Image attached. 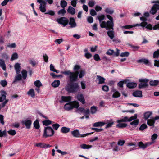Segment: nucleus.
Here are the masks:
<instances>
[{"mask_svg":"<svg viewBox=\"0 0 159 159\" xmlns=\"http://www.w3.org/2000/svg\"><path fill=\"white\" fill-rule=\"evenodd\" d=\"M81 66L79 65H75L73 68L75 72H71L70 70H67L63 72V73L64 75L69 76V81L71 82L76 81L78 80L79 76L80 78H82L85 75V71L84 70L80 69Z\"/></svg>","mask_w":159,"mask_h":159,"instance_id":"nucleus-1","label":"nucleus"},{"mask_svg":"<svg viewBox=\"0 0 159 159\" xmlns=\"http://www.w3.org/2000/svg\"><path fill=\"white\" fill-rule=\"evenodd\" d=\"M106 17L109 20L107 21H102L101 24V27L102 28H105L106 29H113L114 26V23L113 18L109 15H106Z\"/></svg>","mask_w":159,"mask_h":159,"instance_id":"nucleus-2","label":"nucleus"},{"mask_svg":"<svg viewBox=\"0 0 159 159\" xmlns=\"http://www.w3.org/2000/svg\"><path fill=\"white\" fill-rule=\"evenodd\" d=\"M70 82L68 84L66 88V89L69 93H75L78 91L80 87L77 83Z\"/></svg>","mask_w":159,"mask_h":159,"instance_id":"nucleus-3","label":"nucleus"},{"mask_svg":"<svg viewBox=\"0 0 159 159\" xmlns=\"http://www.w3.org/2000/svg\"><path fill=\"white\" fill-rule=\"evenodd\" d=\"M54 133V131L53 129L50 127H45L43 135V137L47 138L52 136Z\"/></svg>","mask_w":159,"mask_h":159,"instance_id":"nucleus-4","label":"nucleus"},{"mask_svg":"<svg viewBox=\"0 0 159 159\" xmlns=\"http://www.w3.org/2000/svg\"><path fill=\"white\" fill-rule=\"evenodd\" d=\"M137 114H135L134 116L131 117L129 118L127 116H125L120 120H118L117 121V123H120L121 122H130L134 119H137Z\"/></svg>","mask_w":159,"mask_h":159,"instance_id":"nucleus-5","label":"nucleus"},{"mask_svg":"<svg viewBox=\"0 0 159 159\" xmlns=\"http://www.w3.org/2000/svg\"><path fill=\"white\" fill-rule=\"evenodd\" d=\"M149 80L147 79H141L139 80V82H141L138 85L139 88L140 89L146 88L148 86L147 83Z\"/></svg>","mask_w":159,"mask_h":159,"instance_id":"nucleus-6","label":"nucleus"},{"mask_svg":"<svg viewBox=\"0 0 159 159\" xmlns=\"http://www.w3.org/2000/svg\"><path fill=\"white\" fill-rule=\"evenodd\" d=\"M93 132L87 133L84 134H80L79 130L76 129L71 132V134L75 137H84L86 136L92 134Z\"/></svg>","mask_w":159,"mask_h":159,"instance_id":"nucleus-7","label":"nucleus"},{"mask_svg":"<svg viewBox=\"0 0 159 159\" xmlns=\"http://www.w3.org/2000/svg\"><path fill=\"white\" fill-rule=\"evenodd\" d=\"M57 22L59 24L62 25L64 26L67 25L69 22L68 19L65 17H62L57 20Z\"/></svg>","mask_w":159,"mask_h":159,"instance_id":"nucleus-8","label":"nucleus"},{"mask_svg":"<svg viewBox=\"0 0 159 159\" xmlns=\"http://www.w3.org/2000/svg\"><path fill=\"white\" fill-rule=\"evenodd\" d=\"M37 2L40 3L39 7L40 11L42 12H45L46 11V3L43 0H37Z\"/></svg>","mask_w":159,"mask_h":159,"instance_id":"nucleus-9","label":"nucleus"},{"mask_svg":"<svg viewBox=\"0 0 159 159\" xmlns=\"http://www.w3.org/2000/svg\"><path fill=\"white\" fill-rule=\"evenodd\" d=\"M158 10H159V5L155 4L151 7L150 11V13L152 15H154Z\"/></svg>","mask_w":159,"mask_h":159,"instance_id":"nucleus-10","label":"nucleus"},{"mask_svg":"<svg viewBox=\"0 0 159 159\" xmlns=\"http://www.w3.org/2000/svg\"><path fill=\"white\" fill-rule=\"evenodd\" d=\"M153 143H154V142H148L144 144L142 142H140L138 143V146L140 148L144 149L147 147L150 146Z\"/></svg>","mask_w":159,"mask_h":159,"instance_id":"nucleus-11","label":"nucleus"},{"mask_svg":"<svg viewBox=\"0 0 159 159\" xmlns=\"http://www.w3.org/2000/svg\"><path fill=\"white\" fill-rule=\"evenodd\" d=\"M107 30H109L107 32V34L111 39H112L115 37V33L114 31V28L113 29H106Z\"/></svg>","mask_w":159,"mask_h":159,"instance_id":"nucleus-12","label":"nucleus"},{"mask_svg":"<svg viewBox=\"0 0 159 159\" xmlns=\"http://www.w3.org/2000/svg\"><path fill=\"white\" fill-rule=\"evenodd\" d=\"M69 24L70 25L71 28H75L77 26V24L75 22V19L73 17H70L69 19Z\"/></svg>","mask_w":159,"mask_h":159,"instance_id":"nucleus-13","label":"nucleus"},{"mask_svg":"<svg viewBox=\"0 0 159 159\" xmlns=\"http://www.w3.org/2000/svg\"><path fill=\"white\" fill-rule=\"evenodd\" d=\"M146 28L147 29H149L150 30H152L153 29L154 30H159V24L155 25L153 27H152V26L151 25L149 24L145 26Z\"/></svg>","mask_w":159,"mask_h":159,"instance_id":"nucleus-14","label":"nucleus"},{"mask_svg":"<svg viewBox=\"0 0 159 159\" xmlns=\"http://www.w3.org/2000/svg\"><path fill=\"white\" fill-rule=\"evenodd\" d=\"M71 97L70 96H62L61 98V100L60 101L61 103L63 102H69L71 100Z\"/></svg>","mask_w":159,"mask_h":159,"instance_id":"nucleus-15","label":"nucleus"},{"mask_svg":"<svg viewBox=\"0 0 159 159\" xmlns=\"http://www.w3.org/2000/svg\"><path fill=\"white\" fill-rule=\"evenodd\" d=\"M105 79L101 76L98 75L96 82L99 84H102L105 83Z\"/></svg>","mask_w":159,"mask_h":159,"instance_id":"nucleus-16","label":"nucleus"},{"mask_svg":"<svg viewBox=\"0 0 159 159\" xmlns=\"http://www.w3.org/2000/svg\"><path fill=\"white\" fill-rule=\"evenodd\" d=\"M22 123L25 124L27 129H29L30 128L31 124V121L30 120H26L22 121Z\"/></svg>","mask_w":159,"mask_h":159,"instance_id":"nucleus-17","label":"nucleus"},{"mask_svg":"<svg viewBox=\"0 0 159 159\" xmlns=\"http://www.w3.org/2000/svg\"><path fill=\"white\" fill-rule=\"evenodd\" d=\"M14 68L16 74L19 73L21 68L20 64L18 63H16L14 65Z\"/></svg>","mask_w":159,"mask_h":159,"instance_id":"nucleus-18","label":"nucleus"},{"mask_svg":"<svg viewBox=\"0 0 159 159\" xmlns=\"http://www.w3.org/2000/svg\"><path fill=\"white\" fill-rule=\"evenodd\" d=\"M77 99L81 102L82 104H84L85 103V99L84 97L82 94H78L77 96Z\"/></svg>","mask_w":159,"mask_h":159,"instance_id":"nucleus-19","label":"nucleus"},{"mask_svg":"<svg viewBox=\"0 0 159 159\" xmlns=\"http://www.w3.org/2000/svg\"><path fill=\"white\" fill-rule=\"evenodd\" d=\"M64 108L66 110L69 111L72 109L73 108V107L72 106V104L71 102L67 103L64 106Z\"/></svg>","mask_w":159,"mask_h":159,"instance_id":"nucleus-20","label":"nucleus"},{"mask_svg":"<svg viewBox=\"0 0 159 159\" xmlns=\"http://www.w3.org/2000/svg\"><path fill=\"white\" fill-rule=\"evenodd\" d=\"M105 123H106V124H107L105 126V128L107 129L111 127L114 124V122L113 120L110 119L109 120H107L106 122Z\"/></svg>","mask_w":159,"mask_h":159,"instance_id":"nucleus-21","label":"nucleus"},{"mask_svg":"<svg viewBox=\"0 0 159 159\" xmlns=\"http://www.w3.org/2000/svg\"><path fill=\"white\" fill-rule=\"evenodd\" d=\"M133 96L136 97H142V92L141 91L138 90L133 93Z\"/></svg>","mask_w":159,"mask_h":159,"instance_id":"nucleus-22","label":"nucleus"},{"mask_svg":"<svg viewBox=\"0 0 159 159\" xmlns=\"http://www.w3.org/2000/svg\"><path fill=\"white\" fill-rule=\"evenodd\" d=\"M1 96L0 97V102H2L4 100L6 99V93L3 90L1 91Z\"/></svg>","mask_w":159,"mask_h":159,"instance_id":"nucleus-23","label":"nucleus"},{"mask_svg":"<svg viewBox=\"0 0 159 159\" xmlns=\"http://www.w3.org/2000/svg\"><path fill=\"white\" fill-rule=\"evenodd\" d=\"M67 11L70 14L74 15L75 14V11L74 8L71 6H69L67 10Z\"/></svg>","mask_w":159,"mask_h":159,"instance_id":"nucleus-24","label":"nucleus"},{"mask_svg":"<svg viewBox=\"0 0 159 159\" xmlns=\"http://www.w3.org/2000/svg\"><path fill=\"white\" fill-rule=\"evenodd\" d=\"M105 124H106V123L103 122H98L94 123L93 126L96 127H102Z\"/></svg>","mask_w":159,"mask_h":159,"instance_id":"nucleus-25","label":"nucleus"},{"mask_svg":"<svg viewBox=\"0 0 159 159\" xmlns=\"http://www.w3.org/2000/svg\"><path fill=\"white\" fill-rule=\"evenodd\" d=\"M159 83V80H151L149 82V84L152 86H155L157 85Z\"/></svg>","mask_w":159,"mask_h":159,"instance_id":"nucleus-26","label":"nucleus"},{"mask_svg":"<svg viewBox=\"0 0 159 159\" xmlns=\"http://www.w3.org/2000/svg\"><path fill=\"white\" fill-rule=\"evenodd\" d=\"M152 111H148L145 112L144 114V118L145 120L148 119L150 116L152 114Z\"/></svg>","mask_w":159,"mask_h":159,"instance_id":"nucleus-27","label":"nucleus"},{"mask_svg":"<svg viewBox=\"0 0 159 159\" xmlns=\"http://www.w3.org/2000/svg\"><path fill=\"white\" fill-rule=\"evenodd\" d=\"M0 66L4 70H6V66L5 62L2 59H0Z\"/></svg>","mask_w":159,"mask_h":159,"instance_id":"nucleus-28","label":"nucleus"},{"mask_svg":"<svg viewBox=\"0 0 159 159\" xmlns=\"http://www.w3.org/2000/svg\"><path fill=\"white\" fill-rule=\"evenodd\" d=\"M137 86V84L135 83L129 82L127 84V86L130 89L135 88Z\"/></svg>","mask_w":159,"mask_h":159,"instance_id":"nucleus-29","label":"nucleus"},{"mask_svg":"<svg viewBox=\"0 0 159 159\" xmlns=\"http://www.w3.org/2000/svg\"><path fill=\"white\" fill-rule=\"evenodd\" d=\"M155 120L154 119H148L147 120V124L149 126H154Z\"/></svg>","mask_w":159,"mask_h":159,"instance_id":"nucleus-30","label":"nucleus"},{"mask_svg":"<svg viewBox=\"0 0 159 159\" xmlns=\"http://www.w3.org/2000/svg\"><path fill=\"white\" fill-rule=\"evenodd\" d=\"M60 84V81L59 80L54 81L52 84V86L54 87H57Z\"/></svg>","mask_w":159,"mask_h":159,"instance_id":"nucleus-31","label":"nucleus"},{"mask_svg":"<svg viewBox=\"0 0 159 159\" xmlns=\"http://www.w3.org/2000/svg\"><path fill=\"white\" fill-rule=\"evenodd\" d=\"M70 129L69 128L66 127H62L61 130V132L63 133H66L70 131Z\"/></svg>","mask_w":159,"mask_h":159,"instance_id":"nucleus-32","label":"nucleus"},{"mask_svg":"<svg viewBox=\"0 0 159 159\" xmlns=\"http://www.w3.org/2000/svg\"><path fill=\"white\" fill-rule=\"evenodd\" d=\"M27 94L31 96L32 97H34L35 96V93L34 90L32 89H30L27 92Z\"/></svg>","mask_w":159,"mask_h":159,"instance_id":"nucleus-33","label":"nucleus"},{"mask_svg":"<svg viewBox=\"0 0 159 159\" xmlns=\"http://www.w3.org/2000/svg\"><path fill=\"white\" fill-rule=\"evenodd\" d=\"M148 24L146 22H142L140 24H137L134 25L133 26H132L133 27H135V26H141L143 27H145V26Z\"/></svg>","mask_w":159,"mask_h":159,"instance_id":"nucleus-34","label":"nucleus"},{"mask_svg":"<svg viewBox=\"0 0 159 159\" xmlns=\"http://www.w3.org/2000/svg\"><path fill=\"white\" fill-rule=\"evenodd\" d=\"M17 74V75L15 76L13 83H15L16 82L20 80L21 79L22 76L19 73Z\"/></svg>","mask_w":159,"mask_h":159,"instance_id":"nucleus-35","label":"nucleus"},{"mask_svg":"<svg viewBox=\"0 0 159 159\" xmlns=\"http://www.w3.org/2000/svg\"><path fill=\"white\" fill-rule=\"evenodd\" d=\"M80 147L82 149H89L92 147L91 145H87L86 144H82L80 145Z\"/></svg>","mask_w":159,"mask_h":159,"instance_id":"nucleus-36","label":"nucleus"},{"mask_svg":"<svg viewBox=\"0 0 159 159\" xmlns=\"http://www.w3.org/2000/svg\"><path fill=\"white\" fill-rule=\"evenodd\" d=\"M138 62L139 63H143L145 64H147L149 63V61L146 59H142L138 60Z\"/></svg>","mask_w":159,"mask_h":159,"instance_id":"nucleus-37","label":"nucleus"},{"mask_svg":"<svg viewBox=\"0 0 159 159\" xmlns=\"http://www.w3.org/2000/svg\"><path fill=\"white\" fill-rule=\"evenodd\" d=\"M18 58V55L17 53L15 52L13 53L11 55V61H13L15 59H16Z\"/></svg>","mask_w":159,"mask_h":159,"instance_id":"nucleus-38","label":"nucleus"},{"mask_svg":"<svg viewBox=\"0 0 159 159\" xmlns=\"http://www.w3.org/2000/svg\"><path fill=\"white\" fill-rule=\"evenodd\" d=\"M105 11L106 13L110 14H112L114 12V11L113 10L109 8H106L105 10Z\"/></svg>","mask_w":159,"mask_h":159,"instance_id":"nucleus-39","label":"nucleus"},{"mask_svg":"<svg viewBox=\"0 0 159 159\" xmlns=\"http://www.w3.org/2000/svg\"><path fill=\"white\" fill-rule=\"evenodd\" d=\"M134 120L131 122L130 124L131 125H133L135 127L138 125L139 123V120L138 119H134Z\"/></svg>","mask_w":159,"mask_h":159,"instance_id":"nucleus-40","label":"nucleus"},{"mask_svg":"<svg viewBox=\"0 0 159 159\" xmlns=\"http://www.w3.org/2000/svg\"><path fill=\"white\" fill-rule=\"evenodd\" d=\"M158 57H159V49L155 51L153 54V58H158Z\"/></svg>","mask_w":159,"mask_h":159,"instance_id":"nucleus-41","label":"nucleus"},{"mask_svg":"<svg viewBox=\"0 0 159 159\" xmlns=\"http://www.w3.org/2000/svg\"><path fill=\"white\" fill-rule=\"evenodd\" d=\"M22 77L24 79H25L27 77V72L25 70H23L21 71Z\"/></svg>","mask_w":159,"mask_h":159,"instance_id":"nucleus-42","label":"nucleus"},{"mask_svg":"<svg viewBox=\"0 0 159 159\" xmlns=\"http://www.w3.org/2000/svg\"><path fill=\"white\" fill-rule=\"evenodd\" d=\"M105 16L103 15H102L101 16H98V19L99 20L100 23V26H101V24L102 21V20H104L105 19Z\"/></svg>","mask_w":159,"mask_h":159,"instance_id":"nucleus-43","label":"nucleus"},{"mask_svg":"<svg viewBox=\"0 0 159 159\" xmlns=\"http://www.w3.org/2000/svg\"><path fill=\"white\" fill-rule=\"evenodd\" d=\"M127 125L126 123H119L116 125V126L117 127L119 128H124L127 126Z\"/></svg>","mask_w":159,"mask_h":159,"instance_id":"nucleus-44","label":"nucleus"},{"mask_svg":"<svg viewBox=\"0 0 159 159\" xmlns=\"http://www.w3.org/2000/svg\"><path fill=\"white\" fill-rule=\"evenodd\" d=\"M35 85L38 88L42 86V84L39 80H37L34 82Z\"/></svg>","mask_w":159,"mask_h":159,"instance_id":"nucleus-45","label":"nucleus"},{"mask_svg":"<svg viewBox=\"0 0 159 159\" xmlns=\"http://www.w3.org/2000/svg\"><path fill=\"white\" fill-rule=\"evenodd\" d=\"M66 12V11L64 8L60 10L58 12L59 15H61L62 16H64V14Z\"/></svg>","mask_w":159,"mask_h":159,"instance_id":"nucleus-46","label":"nucleus"},{"mask_svg":"<svg viewBox=\"0 0 159 159\" xmlns=\"http://www.w3.org/2000/svg\"><path fill=\"white\" fill-rule=\"evenodd\" d=\"M67 5V2L65 0H62L61 2V6L64 8Z\"/></svg>","mask_w":159,"mask_h":159,"instance_id":"nucleus-47","label":"nucleus"},{"mask_svg":"<svg viewBox=\"0 0 159 159\" xmlns=\"http://www.w3.org/2000/svg\"><path fill=\"white\" fill-rule=\"evenodd\" d=\"M120 93L117 91H116L113 94L112 97L113 98H117L120 97Z\"/></svg>","mask_w":159,"mask_h":159,"instance_id":"nucleus-48","label":"nucleus"},{"mask_svg":"<svg viewBox=\"0 0 159 159\" xmlns=\"http://www.w3.org/2000/svg\"><path fill=\"white\" fill-rule=\"evenodd\" d=\"M52 121L50 120H46L43 121V124L44 125L47 126L51 124Z\"/></svg>","mask_w":159,"mask_h":159,"instance_id":"nucleus-49","label":"nucleus"},{"mask_svg":"<svg viewBox=\"0 0 159 159\" xmlns=\"http://www.w3.org/2000/svg\"><path fill=\"white\" fill-rule=\"evenodd\" d=\"M72 104V106L73 108L75 107V108H78L80 106V105L78 102L75 101L74 102H71Z\"/></svg>","mask_w":159,"mask_h":159,"instance_id":"nucleus-50","label":"nucleus"},{"mask_svg":"<svg viewBox=\"0 0 159 159\" xmlns=\"http://www.w3.org/2000/svg\"><path fill=\"white\" fill-rule=\"evenodd\" d=\"M97 110V107L94 106H93L91 108V112L92 114L95 113L96 112Z\"/></svg>","mask_w":159,"mask_h":159,"instance_id":"nucleus-51","label":"nucleus"},{"mask_svg":"<svg viewBox=\"0 0 159 159\" xmlns=\"http://www.w3.org/2000/svg\"><path fill=\"white\" fill-rule=\"evenodd\" d=\"M147 128V125L145 124H142L140 127L139 129L140 130L143 131Z\"/></svg>","mask_w":159,"mask_h":159,"instance_id":"nucleus-52","label":"nucleus"},{"mask_svg":"<svg viewBox=\"0 0 159 159\" xmlns=\"http://www.w3.org/2000/svg\"><path fill=\"white\" fill-rule=\"evenodd\" d=\"M7 135V134L6 130H4L2 132L1 130H0V137H2L4 136H6Z\"/></svg>","mask_w":159,"mask_h":159,"instance_id":"nucleus-53","label":"nucleus"},{"mask_svg":"<svg viewBox=\"0 0 159 159\" xmlns=\"http://www.w3.org/2000/svg\"><path fill=\"white\" fill-rule=\"evenodd\" d=\"M34 127L37 129H38L39 128V122L37 121H36L34 123Z\"/></svg>","mask_w":159,"mask_h":159,"instance_id":"nucleus-54","label":"nucleus"},{"mask_svg":"<svg viewBox=\"0 0 159 159\" xmlns=\"http://www.w3.org/2000/svg\"><path fill=\"white\" fill-rule=\"evenodd\" d=\"M8 133L11 135H14L16 134V132L14 130H10L7 131Z\"/></svg>","mask_w":159,"mask_h":159,"instance_id":"nucleus-55","label":"nucleus"},{"mask_svg":"<svg viewBox=\"0 0 159 159\" xmlns=\"http://www.w3.org/2000/svg\"><path fill=\"white\" fill-rule=\"evenodd\" d=\"M95 4V2L93 1H89L88 3V5L89 7H92Z\"/></svg>","mask_w":159,"mask_h":159,"instance_id":"nucleus-56","label":"nucleus"},{"mask_svg":"<svg viewBox=\"0 0 159 159\" xmlns=\"http://www.w3.org/2000/svg\"><path fill=\"white\" fill-rule=\"evenodd\" d=\"M1 84L3 87H5L7 84V83L6 80H2L1 82Z\"/></svg>","mask_w":159,"mask_h":159,"instance_id":"nucleus-57","label":"nucleus"},{"mask_svg":"<svg viewBox=\"0 0 159 159\" xmlns=\"http://www.w3.org/2000/svg\"><path fill=\"white\" fill-rule=\"evenodd\" d=\"M113 53L114 50L110 49H109L106 53L107 54L109 55H113Z\"/></svg>","mask_w":159,"mask_h":159,"instance_id":"nucleus-58","label":"nucleus"},{"mask_svg":"<svg viewBox=\"0 0 159 159\" xmlns=\"http://www.w3.org/2000/svg\"><path fill=\"white\" fill-rule=\"evenodd\" d=\"M3 120L4 116L1 114L0 115V122L2 125H4V122Z\"/></svg>","mask_w":159,"mask_h":159,"instance_id":"nucleus-59","label":"nucleus"},{"mask_svg":"<svg viewBox=\"0 0 159 159\" xmlns=\"http://www.w3.org/2000/svg\"><path fill=\"white\" fill-rule=\"evenodd\" d=\"M87 21L90 23H91L93 22V19L91 16H89L87 18Z\"/></svg>","mask_w":159,"mask_h":159,"instance_id":"nucleus-60","label":"nucleus"},{"mask_svg":"<svg viewBox=\"0 0 159 159\" xmlns=\"http://www.w3.org/2000/svg\"><path fill=\"white\" fill-rule=\"evenodd\" d=\"M94 59L96 61H98L100 60L99 55L98 54H96L93 56Z\"/></svg>","mask_w":159,"mask_h":159,"instance_id":"nucleus-61","label":"nucleus"},{"mask_svg":"<svg viewBox=\"0 0 159 159\" xmlns=\"http://www.w3.org/2000/svg\"><path fill=\"white\" fill-rule=\"evenodd\" d=\"M57 151L58 153H61L62 155H66L67 153V152H66V151L63 152V151H61V150H59V149H57Z\"/></svg>","mask_w":159,"mask_h":159,"instance_id":"nucleus-62","label":"nucleus"},{"mask_svg":"<svg viewBox=\"0 0 159 159\" xmlns=\"http://www.w3.org/2000/svg\"><path fill=\"white\" fill-rule=\"evenodd\" d=\"M59 126L60 125L58 124H55L52 125V127L55 130H57Z\"/></svg>","mask_w":159,"mask_h":159,"instance_id":"nucleus-63","label":"nucleus"},{"mask_svg":"<svg viewBox=\"0 0 159 159\" xmlns=\"http://www.w3.org/2000/svg\"><path fill=\"white\" fill-rule=\"evenodd\" d=\"M90 14L91 15L93 16H94L97 15V13L93 9L91 10L90 11Z\"/></svg>","mask_w":159,"mask_h":159,"instance_id":"nucleus-64","label":"nucleus"}]
</instances>
